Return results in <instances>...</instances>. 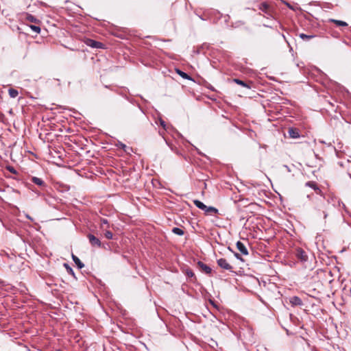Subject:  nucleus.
Instances as JSON below:
<instances>
[{
  "label": "nucleus",
  "instance_id": "obj_1",
  "mask_svg": "<svg viewBox=\"0 0 351 351\" xmlns=\"http://www.w3.org/2000/svg\"><path fill=\"white\" fill-rule=\"evenodd\" d=\"M218 265L226 270L231 271L232 269V267L228 263V261L225 258H219L217 260Z\"/></svg>",
  "mask_w": 351,
  "mask_h": 351
},
{
  "label": "nucleus",
  "instance_id": "obj_2",
  "mask_svg": "<svg viewBox=\"0 0 351 351\" xmlns=\"http://www.w3.org/2000/svg\"><path fill=\"white\" fill-rule=\"evenodd\" d=\"M296 256L298 259H300L302 262L306 261L307 258H308L306 252L300 248L297 250Z\"/></svg>",
  "mask_w": 351,
  "mask_h": 351
},
{
  "label": "nucleus",
  "instance_id": "obj_3",
  "mask_svg": "<svg viewBox=\"0 0 351 351\" xmlns=\"http://www.w3.org/2000/svg\"><path fill=\"white\" fill-rule=\"evenodd\" d=\"M197 265L199 269L205 274H208L211 273L212 269L204 263L199 261Z\"/></svg>",
  "mask_w": 351,
  "mask_h": 351
},
{
  "label": "nucleus",
  "instance_id": "obj_4",
  "mask_svg": "<svg viewBox=\"0 0 351 351\" xmlns=\"http://www.w3.org/2000/svg\"><path fill=\"white\" fill-rule=\"evenodd\" d=\"M86 44L93 48L100 49L103 47V44L101 43L91 39H88Z\"/></svg>",
  "mask_w": 351,
  "mask_h": 351
},
{
  "label": "nucleus",
  "instance_id": "obj_5",
  "mask_svg": "<svg viewBox=\"0 0 351 351\" xmlns=\"http://www.w3.org/2000/svg\"><path fill=\"white\" fill-rule=\"evenodd\" d=\"M237 248L238 250L243 255H247L248 251L245 247V245L241 241H237L236 243Z\"/></svg>",
  "mask_w": 351,
  "mask_h": 351
},
{
  "label": "nucleus",
  "instance_id": "obj_6",
  "mask_svg": "<svg viewBox=\"0 0 351 351\" xmlns=\"http://www.w3.org/2000/svg\"><path fill=\"white\" fill-rule=\"evenodd\" d=\"M88 237L92 245L100 247L101 242L97 237L93 234H88Z\"/></svg>",
  "mask_w": 351,
  "mask_h": 351
},
{
  "label": "nucleus",
  "instance_id": "obj_7",
  "mask_svg": "<svg viewBox=\"0 0 351 351\" xmlns=\"http://www.w3.org/2000/svg\"><path fill=\"white\" fill-rule=\"evenodd\" d=\"M290 303L293 306H300L302 304V301L299 297L293 296L290 298Z\"/></svg>",
  "mask_w": 351,
  "mask_h": 351
},
{
  "label": "nucleus",
  "instance_id": "obj_8",
  "mask_svg": "<svg viewBox=\"0 0 351 351\" xmlns=\"http://www.w3.org/2000/svg\"><path fill=\"white\" fill-rule=\"evenodd\" d=\"M194 204L199 209L204 211L205 208H207V206L199 200L195 199L193 201Z\"/></svg>",
  "mask_w": 351,
  "mask_h": 351
},
{
  "label": "nucleus",
  "instance_id": "obj_9",
  "mask_svg": "<svg viewBox=\"0 0 351 351\" xmlns=\"http://www.w3.org/2000/svg\"><path fill=\"white\" fill-rule=\"evenodd\" d=\"M329 21L332 22V23H334L337 26H342V27H347L348 26V23L346 22L342 21L331 19L329 20Z\"/></svg>",
  "mask_w": 351,
  "mask_h": 351
},
{
  "label": "nucleus",
  "instance_id": "obj_10",
  "mask_svg": "<svg viewBox=\"0 0 351 351\" xmlns=\"http://www.w3.org/2000/svg\"><path fill=\"white\" fill-rule=\"evenodd\" d=\"M204 212L207 215H212L213 213H217L218 210L213 206H207V208H205Z\"/></svg>",
  "mask_w": 351,
  "mask_h": 351
},
{
  "label": "nucleus",
  "instance_id": "obj_11",
  "mask_svg": "<svg viewBox=\"0 0 351 351\" xmlns=\"http://www.w3.org/2000/svg\"><path fill=\"white\" fill-rule=\"evenodd\" d=\"M72 259L80 269L84 267V265L81 262L78 257L72 254Z\"/></svg>",
  "mask_w": 351,
  "mask_h": 351
},
{
  "label": "nucleus",
  "instance_id": "obj_12",
  "mask_svg": "<svg viewBox=\"0 0 351 351\" xmlns=\"http://www.w3.org/2000/svg\"><path fill=\"white\" fill-rule=\"evenodd\" d=\"M289 134L290 137H291L293 138H296L299 137L298 132L293 128H290L289 130Z\"/></svg>",
  "mask_w": 351,
  "mask_h": 351
},
{
  "label": "nucleus",
  "instance_id": "obj_13",
  "mask_svg": "<svg viewBox=\"0 0 351 351\" xmlns=\"http://www.w3.org/2000/svg\"><path fill=\"white\" fill-rule=\"evenodd\" d=\"M25 19L27 21L31 22V23H37L39 22V20H38L33 15L29 14H27Z\"/></svg>",
  "mask_w": 351,
  "mask_h": 351
},
{
  "label": "nucleus",
  "instance_id": "obj_14",
  "mask_svg": "<svg viewBox=\"0 0 351 351\" xmlns=\"http://www.w3.org/2000/svg\"><path fill=\"white\" fill-rule=\"evenodd\" d=\"M32 182H34V184H36L38 186H43L45 184L43 180L37 177H32Z\"/></svg>",
  "mask_w": 351,
  "mask_h": 351
},
{
  "label": "nucleus",
  "instance_id": "obj_15",
  "mask_svg": "<svg viewBox=\"0 0 351 351\" xmlns=\"http://www.w3.org/2000/svg\"><path fill=\"white\" fill-rule=\"evenodd\" d=\"M8 92H9L10 97H12V98H15L19 95L18 90H16L15 89H13V88L9 89Z\"/></svg>",
  "mask_w": 351,
  "mask_h": 351
},
{
  "label": "nucleus",
  "instance_id": "obj_16",
  "mask_svg": "<svg viewBox=\"0 0 351 351\" xmlns=\"http://www.w3.org/2000/svg\"><path fill=\"white\" fill-rule=\"evenodd\" d=\"M268 8H269V5L267 3H262L259 5V10H261V11H263L265 13H267Z\"/></svg>",
  "mask_w": 351,
  "mask_h": 351
},
{
  "label": "nucleus",
  "instance_id": "obj_17",
  "mask_svg": "<svg viewBox=\"0 0 351 351\" xmlns=\"http://www.w3.org/2000/svg\"><path fill=\"white\" fill-rule=\"evenodd\" d=\"M172 232H173L174 234H178V235H180V236H182V235H183V234H184V231H183L182 229H180V228H176H176H173L172 229Z\"/></svg>",
  "mask_w": 351,
  "mask_h": 351
},
{
  "label": "nucleus",
  "instance_id": "obj_18",
  "mask_svg": "<svg viewBox=\"0 0 351 351\" xmlns=\"http://www.w3.org/2000/svg\"><path fill=\"white\" fill-rule=\"evenodd\" d=\"M31 29L36 34H39L40 32V28L39 26L35 25H30L29 26Z\"/></svg>",
  "mask_w": 351,
  "mask_h": 351
},
{
  "label": "nucleus",
  "instance_id": "obj_19",
  "mask_svg": "<svg viewBox=\"0 0 351 351\" xmlns=\"http://www.w3.org/2000/svg\"><path fill=\"white\" fill-rule=\"evenodd\" d=\"M234 82L235 83H237V84H239V85H241V86H242L243 87L250 88V86H247V84L245 82H243V81H242L241 80L234 79Z\"/></svg>",
  "mask_w": 351,
  "mask_h": 351
},
{
  "label": "nucleus",
  "instance_id": "obj_20",
  "mask_svg": "<svg viewBox=\"0 0 351 351\" xmlns=\"http://www.w3.org/2000/svg\"><path fill=\"white\" fill-rule=\"evenodd\" d=\"M306 186L313 188L315 191H319V188L316 186L313 182H308L306 183Z\"/></svg>",
  "mask_w": 351,
  "mask_h": 351
},
{
  "label": "nucleus",
  "instance_id": "obj_21",
  "mask_svg": "<svg viewBox=\"0 0 351 351\" xmlns=\"http://www.w3.org/2000/svg\"><path fill=\"white\" fill-rule=\"evenodd\" d=\"M178 73L184 79H190V77L188 75V74H186V73H184L183 71L178 70Z\"/></svg>",
  "mask_w": 351,
  "mask_h": 351
},
{
  "label": "nucleus",
  "instance_id": "obj_22",
  "mask_svg": "<svg viewBox=\"0 0 351 351\" xmlns=\"http://www.w3.org/2000/svg\"><path fill=\"white\" fill-rule=\"evenodd\" d=\"M300 37L302 39H310L314 37L313 35H306L304 34H300Z\"/></svg>",
  "mask_w": 351,
  "mask_h": 351
},
{
  "label": "nucleus",
  "instance_id": "obj_23",
  "mask_svg": "<svg viewBox=\"0 0 351 351\" xmlns=\"http://www.w3.org/2000/svg\"><path fill=\"white\" fill-rule=\"evenodd\" d=\"M186 276H187L188 277H189V278H192V277H193V276H194V273H193V271H192V270H191V269H186Z\"/></svg>",
  "mask_w": 351,
  "mask_h": 351
},
{
  "label": "nucleus",
  "instance_id": "obj_24",
  "mask_svg": "<svg viewBox=\"0 0 351 351\" xmlns=\"http://www.w3.org/2000/svg\"><path fill=\"white\" fill-rule=\"evenodd\" d=\"M104 234L107 239H112L113 234L110 231H106Z\"/></svg>",
  "mask_w": 351,
  "mask_h": 351
},
{
  "label": "nucleus",
  "instance_id": "obj_25",
  "mask_svg": "<svg viewBox=\"0 0 351 351\" xmlns=\"http://www.w3.org/2000/svg\"><path fill=\"white\" fill-rule=\"evenodd\" d=\"M159 122H160V125L165 129V130H167L166 128V123L165 122V121H163L162 119H159Z\"/></svg>",
  "mask_w": 351,
  "mask_h": 351
},
{
  "label": "nucleus",
  "instance_id": "obj_26",
  "mask_svg": "<svg viewBox=\"0 0 351 351\" xmlns=\"http://www.w3.org/2000/svg\"><path fill=\"white\" fill-rule=\"evenodd\" d=\"M118 146H119L120 147L123 148L125 152H127L126 148H128V147L123 143L119 142V144H118Z\"/></svg>",
  "mask_w": 351,
  "mask_h": 351
},
{
  "label": "nucleus",
  "instance_id": "obj_27",
  "mask_svg": "<svg viewBox=\"0 0 351 351\" xmlns=\"http://www.w3.org/2000/svg\"><path fill=\"white\" fill-rule=\"evenodd\" d=\"M8 170H9L10 172L14 173H16V171L14 170V169L13 167H8Z\"/></svg>",
  "mask_w": 351,
  "mask_h": 351
},
{
  "label": "nucleus",
  "instance_id": "obj_28",
  "mask_svg": "<svg viewBox=\"0 0 351 351\" xmlns=\"http://www.w3.org/2000/svg\"><path fill=\"white\" fill-rule=\"evenodd\" d=\"M234 255L237 257V258L242 260V258L240 257V255L239 254L236 253Z\"/></svg>",
  "mask_w": 351,
  "mask_h": 351
},
{
  "label": "nucleus",
  "instance_id": "obj_29",
  "mask_svg": "<svg viewBox=\"0 0 351 351\" xmlns=\"http://www.w3.org/2000/svg\"><path fill=\"white\" fill-rule=\"evenodd\" d=\"M284 167L287 169V170L288 171H291V169H289V167L287 165H285Z\"/></svg>",
  "mask_w": 351,
  "mask_h": 351
},
{
  "label": "nucleus",
  "instance_id": "obj_30",
  "mask_svg": "<svg viewBox=\"0 0 351 351\" xmlns=\"http://www.w3.org/2000/svg\"><path fill=\"white\" fill-rule=\"evenodd\" d=\"M102 221L104 223H107V220H106V219H103Z\"/></svg>",
  "mask_w": 351,
  "mask_h": 351
},
{
  "label": "nucleus",
  "instance_id": "obj_31",
  "mask_svg": "<svg viewBox=\"0 0 351 351\" xmlns=\"http://www.w3.org/2000/svg\"><path fill=\"white\" fill-rule=\"evenodd\" d=\"M69 271H70L71 273L73 274V270H72V269H71V268H69Z\"/></svg>",
  "mask_w": 351,
  "mask_h": 351
},
{
  "label": "nucleus",
  "instance_id": "obj_32",
  "mask_svg": "<svg viewBox=\"0 0 351 351\" xmlns=\"http://www.w3.org/2000/svg\"><path fill=\"white\" fill-rule=\"evenodd\" d=\"M27 217L28 219H31V220H32V218L30 217V216L27 215Z\"/></svg>",
  "mask_w": 351,
  "mask_h": 351
},
{
  "label": "nucleus",
  "instance_id": "obj_33",
  "mask_svg": "<svg viewBox=\"0 0 351 351\" xmlns=\"http://www.w3.org/2000/svg\"><path fill=\"white\" fill-rule=\"evenodd\" d=\"M3 284V281L0 279V285Z\"/></svg>",
  "mask_w": 351,
  "mask_h": 351
}]
</instances>
